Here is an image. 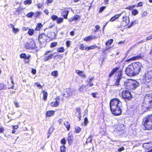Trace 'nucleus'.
I'll return each mask as SVG.
<instances>
[{"mask_svg": "<svg viewBox=\"0 0 152 152\" xmlns=\"http://www.w3.org/2000/svg\"><path fill=\"white\" fill-rule=\"evenodd\" d=\"M115 79L116 80V82L115 83V85H119V82H120L121 81H123V83L122 82L121 84H124L126 88H131L133 80H126V81H124V80L125 79L124 78L122 77L121 72H118V76L116 77Z\"/></svg>", "mask_w": 152, "mask_h": 152, "instance_id": "obj_1", "label": "nucleus"}, {"mask_svg": "<svg viewBox=\"0 0 152 152\" xmlns=\"http://www.w3.org/2000/svg\"><path fill=\"white\" fill-rule=\"evenodd\" d=\"M143 106L147 108L152 107V94H147L144 97Z\"/></svg>", "mask_w": 152, "mask_h": 152, "instance_id": "obj_2", "label": "nucleus"}, {"mask_svg": "<svg viewBox=\"0 0 152 152\" xmlns=\"http://www.w3.org/2000/svg\"><path fill=\"white\" fill-rule=\"evenodd\" d=\"M144 126L147 130L152 129V114L147 115L143 120Z\"/></svg>", "mask_w": 152, "mask_h": 152, "instance_id": "obj_3", "label": "nucleus"}, {"mask_svg": "<svg viewBox=\"0 0 152 152\" xmlns=\"http://www.w3.org/2000/svg\"><path fill=\"white\" fill-rule=\"evenodd\" d=\"M152 78V70L146 71L143 75L142 82L144 84L150 82Z\"/></svg>", "mask_w": 152, "mask_h": 152, "instance_id": "obj_4", "label": "nucleus"}, {"mask_svg": "<svg viewBox=\"0 0 152 152\" xmlns=\"http://www.w3.org/2000/svg\"><path fill=\"white\" fill-rule=\"evenodd\" d=\"M122 106V102L118 99H114L111 100L110 102V108H115Z\"/></svg>", "mask_w": 152, "mask_h": 152, "instance_id": "obj_5", "label": "nucleus"}, {"mask_svg": "<svg viewBox=\"0 0 152 152\" xmlns=\"http://www.w3.org/2000/svg\"><path fill=\"white\" fill-rule=\"evenodd\" d=\"M132 64L128 66L126 68L125 72L127 75L131 77L135 75Z\"/></svg>", "mask_w": 152, "mask_h": 152, "instance_id": "obj_6", "label": "nucleus"}, {"mask_svg": "<svg viewBox=\"0 0 152 152\" xmlns=\"http://www.w3.org/2000/svg\"><path fill=\"white\" fill-rule=\"evenodd\" d=\"M35 44L34 41L33 40H29L24 45L25 48L26 49H32L35 48Z\"/></svg>", "mask_w": 152, "mask_h": 152, "instance_id": "obj_7", "label": "nucleus"}, {"mask_svg": "<svg viewBox=\"0 0 152 152\" xmlns=\"http://www.w3.org/2000/svg\"><path fill=\"white\" fill-rule=\"evenodd\" d=\"M135 75L139 74L142 67L141 64L140 62H136L132 64Z\"/></svg>", "mask_w": 152, "mask_h": 152, "instance_id": "obj_8", "label": "nucleus"}, {"mask_svg": "<svg viewBox=\"0 0 152 152\" xmlns=\"http://www.w3.org/2000/svg\"><path fill=\"white\" fill-rule=\"evenodd\" d=\"M122 106L116 107L113 109L110 108L112 113L115 115H120L122 113Z\"/></svg>", "mask_w": 152, "mask_h": 152, "instance_id": "obj_9", "label": "nucleus"}, {"mask_svg": "<svg viewBox=\"0 0 152 152\" xmlns=\"http://www.w3.org/2000/svg\"><path fill=\"white\" fill-rule=\"evenodd\" d=\"M121 95L122 98L124 99L129 100L132 98L130 92L128 90H126L123 91Z\"/></svg>", "mask_w": 152, "mask_h": 152, "instance_id": "obj_10", "label": "nucleus"}, {"mask_svg": "<svg viewBox=\"0 0 152 152\" xmlns=\"http://www.w3.org/2000/svg\"><path fill=\"white\" fill-rule=\"evenodd\" d=\"M50 52V51H47L45 52L44 54V57L43 60L44 61H47L51 59H52L54 53H49Z\"/></svg>", "mask_w": 152, "mask_h": 152, "instance_id": "obj_11", "label": "nucleus"}, {"mask_svg": "<svg viewBox=\"0 0 152 152\" xmlns=\"http://www.w3.org/2000/svg\"><path fill=\"white\" fill-rule=\"evenodd\" d=\"M55 101L52 102L50 104L52 107H56L59 105L60 102V98L59 96L57 97L55 99Z\"/></svg>", "mask_w": 152, "mask_h": 152, "instance_id": "obj_12", "label": "nucleus"}, {"mask_svg": "<svg viewBox=\"0 0 152 152\" xmlns=\"http://www.w3.org/2000/svg\"><path fill=\"white\" fill-rule=\"evenodd\" d=\"M144 57V56L142 55L141 54H140L137 56H133L127 60L128 61L131 60H135L137 59H142Z\"/></svg>", "mask_w": 152, "mask_h": 152, "instance_id": "obj_13", "label": "nucleus"}, {"mask_svg": "<svg viewBox=\"0 0 152 152\" xmlns=\"http://www.w3.org/2000/svg\"><path fill=\"white\" fill-rule=\"evenodd\" d=\"M143 147L146 149H149L152 147V143L148 142L144 143L143 145Z\"/></svg>", "mask_w": 152, "mask_h": 152, "instance_id": "obj_14", "label": "nucleus"}, {"mask_svg": "<svg viewBox=\"0 0 152 152\" xmlns=\"http://www.w3.org/2000/svg\"><path fill=\"white\" fill-rule=\"evenodd\" d=\"M139 85V83L138 82L136 81L133 80L130 89H133L135 88L138 86Z\"/></svg>", "mask_w": 152, "mask_h": 152, "instance_id": "obj_15", "label": "nucleus"}, {"mask_svg": "<svg viewBox=\"0 0 152 152\" xmlns=\"http://www.w3.org/2000/svg\"><path fill=\"white\" fill-rule=\"evenodd\" d=\"M55 112V111L50 110L47 111L46 112V117L51 116L54 115Z\"/></svg>", "mask_w": 152, "mask_h": 152, "instance_id": "obj_16", "label": "nucleus"}, {"mask_svg": "<svg viewBox=\"0 0 152 152\" xmlns=\"http://www.w3.org/2000/svg\"><path fill=\"white\" fill-rule=\"evenodd\" d=\"M96 39V37L94 36L91 35L86 37L84 39V40L86 41H91L92 39Z\"/></svg>", "mask_w": 152, "mask_h": 152, "instance_id": "obj_17", "label": "nucleus"}, {"mask_svg": "<svg viewBox=\"0 0 152 152\" xmlns=\"http://www.w3.org/2000/svg\"><path fill=\"white\" fill-rule=\"evenodd\" d=\"M73 139V136L72 134H69L68 135L67 140L69 144H71Z\"/></svg>", "mask_w": 152, "mask_h": 152, "instance_id": "obj_18", "label": "nucleus"}, {"mask_svg": "<svg viewBox=\"0 0 152 152\" xmlns=\"http://www.w3.org/2000/svg\"><path fill=\"white\" fill-rule=\"evenodd\" d=\"M69 12L67 11L64 10L61 13V15L63 16L64 18H66Z\"/></svg>", "mask_w": 152, "mask_h": 152, "instance_id": "obj_19", "label": "nucleus"}, {"mask_svg": "<svg viewBox=\"0 0 152 152\" xmlns=\"http://www.w3.org/2000/svg\"><path fill=\"white\" fill-rule=\"evenodd\" d=\"M123 20L124 22H125V25H128L129 22V19L127 20V17L126 16H124L123 17Z\"/></svg>", "mask_w": 152, "mask_h": 152, "instance_id": "obj_20", "label": "nucleus"}, {"mask_svg": "<svg viewBox=\"0 0 152 152\" xmlns=\"http://www.w3.org/2000/svg\"><path fill=\"white\" fill-rule=\"evenodd\" d=\"M6 85L3 83H0V91L7 89Z\"/></svg>", "mask_w": 152, "mask_h": 152, "instance_id": "obj_21", "label": "nucleus"}, {"mask_svg": "<svg viewBox=\"0 0 152 152\" xmlns=\"http://www.w3.org/2000/svg\"><path fill=\"white\" fill-rule=\"evenodd\" d=\"M10 25L12 29L13 30V32L14 33H16V32H17L19 31V30L18 28H15V26L12 24H10Z\"/></svg>", "mask_w": 152, "mask_h": 152, "instance_id": "obj_22", "label": "nucleus"}, {"mask_svg": "<svg viewBox=\"0 0 152 152\" xmlns=\"http://www.w3.org/2000/svg\"><path fill=\"white\" fill-rule=\"evenodd\" d=\"M76 72L81 77H86L85 74L82 71L77 70L76 71Z\"/></svg>", "mask_w": 152, "mask_h": 152, "instance_id": "obj_23", "label": "nucleus"}, {"mask_svg": "<svg viewBox=\"0 0 152 152\" xmlns=\"http://www.w3.org/2000/svg\"><path fill=\"white\" fill-rule=\"evenodd\" d=\"M118 68L115 67L113 69L109 75V77H111L118 69Z\"/></svg>", "mask_w": 152, "mask_h": 152, "instance_id": "obj_24", "label": "nucleus"}, {"mask_svg": "<svg viewBox=\"0 0 152 152\" xmlns=\"http://www.w3.org/2000/svg\"><path fill=\"white\" fill-rule=\"evenodd\" d=\"M64 125L66 127L68 131H69L70 129V124L68 121L65 122L64 123Z\"/></svg>", "mask_w": 152, "mask_h": 152, "instance_id": "obj_25", "label": "nucleus"}, {"mask_svg": "<svg viewBox=\"0 0 152 152\" xmlns=\"http://www.w3.org/2000/svg\"><path fill=\"white\" fill-rule=\"evenodd\" d=\"M118 15H116L110 19L109 20V21L113 22L116 19H118Z\"/></svg>", "mask_w": 152, "mask_h": 152, "instance_id": "obj_26", "label": "nucleus"}, {"mask_svg": "<svg viewBox=\"0 0 152 152\" xmlns=\"http://www.w3.org/2000/svg\"><path fill=\"white\" fill-rule=\"evenodd\" d=\"M97 46L96 45H92L89 47L85 48V50H89L91 49H93L96 48Z\"/></svg>", "mask_w": 152, "mask_h": 152, "instance_id": "obj_27", "label": "nucleus"}, {"mask_svg": "<svg viewBox=\"0 0 152 152\" xmlns=\"http://www.w3.org/2000/svg\"><path fill=\"white\" fill-rule=\"evenodd\" d=\"M43 99L44 100H46L48 96V94L47 92L45 90L43 91Z\"/></svg>", "mask_w": 152, "mask_h": 152, "instance_id": "obj_28", "label": "nucleus"}, {"mask_svg": "<svg viewBox=\"0 0 152 152\" xmlns=\"http://www.w3.org/2000/svg\"><path fill=\"white\" fill-rule=\"evenodd\" d=\"M113 39H110L107 41L106 43V46H109L112 44L113 42Z\"/></svg>", "mask_w": 152, "mask_h": 152, "instance_id": "obj_29", "label": "nucleus"}, {"mask_svg": "<svg viewBox=\"0 0 152 152\" xmlns=\"http://www.w3.org/2000/svg\"><path fill=\"white\" fill-rule=\"evenodd\" d=\"M41 14V12L37 11L35 13H34V16L35 17H39Z\"/></svg>", "mask_w": 152, "mask_h": 152, "instance_id": "obj_30", "label": "nucleus"}, {"mask_svg": "<svg viewBox=\"0 0 152 152\" xmlns=\"http://www.w3.org/2000/svg\"><path fill=\"white\" fill-rule=\"evenodd\" d=\"M58 74V71H54L52 72L51 73V75L54 77H57Z\"/></svg>", "mask_w": 152, "mask_h": 152, "instance_id": "obj_31", "label": "nucleus"}, {"mask_svg": "<svg viewBox=\"0 0 152 152\" xmlns=\"http://www.w3.org/2000/svg\"><path fill=\"white\" fill-rule=\"evenodd\" d=\"M42 26V25L41 23H38L36 26V30L37 31L39 30Z\"/></svg>", "mask_w": 152, "mask_h": 152, "instance_id": "obj_32", "label": "nucleus"}, {"mask_svg": "<svg viewBox=\"0 0 152 152\" xmlns=\"http://www.w3.org/2000/svg\"><path fill=\"white\" fill-rule=\"evenodd\" d=\"M57 51L58 52L63 53L64 51V49L63 47L59 48H57Z\"/></svg>", "mask_w": 152, "mask_h": 152, "instance_id": "obj_33", "label": "nucleus"}, {"mask_svg": "<svg viewBox=\"0 0 152 152\" xmlns=\"http://www.w3.org/2000/svg\"><path fill=\"white\" fill-rule=\"evenodd\" d=\"M93 137L92 135H90L87 139V140L86 142V144L88 143V142H91L92 139Z\"/></svg>", "mask_w": 152, "mask_h": 152, "instance_id": "obj_34", "label": "nucleus"}, {"mask_svg": "<svg viewBox=\"0 0 152 152\" xmlns=\"http://www.w3.org/2000/svg\"><path fill=\"white\" fill-rule=\"evenodd\" d=\"M34 15V13L33 12H31L28 13L26 15V16L29 18H31Z\"/></svg>", "mask_w": 152, "mask_h": 152, "instance_id": "obj_35", "label": "nucleus"}, {"mask_svg": "<svg viewBox=\"0 0 152 152\" xmlns=\"http://www.w3.org/2000/svg\"><path fill=\"white\" fill-rule=\"evenodd\" d=\"M64 19L63 18H58L56 20L57 23L58 24L61 23L63 22Z\"/></svg>", "mask_w": 152, "mask_h": 152, "instance_id": "obj_36", "label": "nucleus"}, {"mask_svg": "<svg viewBox=\"0 0 152 152\" xmlns=\"http://www.w3.org/2000/svg\"><path fill=\"white\" fill-rule=\"evenodd\" d=\"M66 92L67 93V96H66L65 94H63L64 96L65 97H68L71 95V93L70 92V90L69 89H67V90Z\"/></svg>", "mask_w": 152, "mask_h": 152, "instance_id": "obj_37", "label": "nucleus"}, {"mask_svg": "<svg viewBox=\"0 0 152 152\" xmlns=\"http://www.w3.org/2000/svg\"><path fill=\"white\" fill-rule=\"evenodd\" d=\"M34 30L33 29H29L28 31V34L30 35H32L34 33Z\"/></svg>", "mask_w": 152, "mask_h": 152, "instance_id": "obj_38", "label": "nucleus"}, {"mask_svg": "<svg viewBox=\"0 0 152 152\" xmlns=\"http://www.w3.org/2000/svg\"><path fill=\"white\" fill-rule=\"evenodd\" d=\"M81 130V129L78 126H76L75 127V132L76 133H79Z\"/></svg>", "mask_w": 152, "mask_h": 152, "instance_id": "obj_39", "label": "nucleus"}, {"mask_svg": "<svg viewBox=\"0 0 152 152\" xmlns=\"http://www.w3.org/2000/svg\"><path fill=\"white\" fill-rule=\"evenodd\" d=\"M132 13L133 15H136L138 13V11L137 10L134 9L132 11Z\"/></svg>", "mask_w": 152, "mask_h": 152, "instance_id": "obj_40", "label": "nucleus"}, {"mask_svg": "<svg viewBox=\"0 0 152 152\" xmlns=\"http://www.w3.org/2000/svg\"><path fill=\"white\" fill-rule=\"evenodd\" d=\"M65 147L64 145H62L60 147L61 152H65Z\"/></svg>", "mask_w": 152, "mask_h": 152, "instance_id": "obj_41", "label": "nucleus"}, {"mask_svg": "<svg viewBox=\"0 0 152 152\" xmlns=\"http://www.w3.org/2000/svg\"><path fill=\"white\" fill-rule=\"evenodd\" d=\"M45 36L44 34H40L39 35L38 38V40L40 41L41 42V41L42 42H43V41L41 39L42 38H43V37H45Z\"/></svg>", "mask_w": 152, "mask_h": 152, "instance_id": "obj_42", "label": "nucleus"}, {"mask_svg": "<svg viewBox=\"0 0 152 152\" xmlns=\"http://www.w3.org/2000/svg\"><path fill=\"white\" fill-rule=\"evenodd\" d=\"M31 0H27L24 1V3L26 5L27 4H30L31 3Z\"/></svg>", "mask_w": 152, "mask_h": 152, "instance_id": "obj_43", "label": "nucleus"}, {"mask_svg": "<svg viewBox=\"0 0 152 152\" xmlns=\"http://www.w3.org/2000/svg\"><path fill=\"white\" fill-rule=\"evenodd\" d=\"M57 43L56 42H53L51 44L50 47L51 48H53L55 47L57 45Z\"/></svg>", "mask_w": 152, "mask_h": 152, "instance_id": "obj_44", "label": "nucleus"}, {"mask_svg": "<svg viewBox=\"0 0 152 152\" xmlns=\"http://www.w3.org/2000/svg\"><path fill=\"white\" fill-rule=\"evenodd\" d=\"M86 87V86L82 85V86L80 87L79 88V90L80 91H83L84 88Z\"/></svg>", "mask_w": 152, "mask_h": 152, "instance_id": "obj_45", "label": "nucleus"}, {"mask_svg": "<svg viewBox=\"0 0 152 152\" xmlns=\"http://www.w3.org/2000/svg\"><path fill=\"white\" fill-rule=\"evenodd\" d=\"M58 18V17L56 15H53L51 16V19L53 20H57Z\"/></svg>", "mask_w": 152, "mask_h": 152, "instance_id": "obj_46", "label": "nucleus"}, {"mask_svg": "<svg viewBox=\"0 0 152 152\" xmlns=\"http://www.w3.org/2000/svg\"><path fill=\"white\" fill-rule=\"evenodd\" d=\"M26 55L25 53H22L20 55V57L21 58H23L26 59Z\"/></svg>", "mask_w": 152, "mask_h": 152, "instance_id": "obj_47", "label": "nucleus"}, {"mask_svg": "<svg viewBox=\"0 0 152 152\" xmlns=\"http://www.w3.org/2000/svg\"><path fill=\"white\" fill-rule=\"evenodd\" d=\"M135 7V5H132V6H129L128 7H127V8H126V9L129 10H132L133 8L134 7Z\"/></svg>", "mask_w": 152, "mask_h": 152, "instance_id": "obj_48", "label": "nucleus"}, {"mask_svg": "<svg viewBox=\"0 0 152 152\" xmlns=\"http://www.w3.org/2000/svg\"><path fill=\"white\" fill-rule=\"evenodd\" d=\"M135 45H133L132 46L130 47L128 50L127 51V54H128L129 52L134 47H135Z\"/></svg>", "mask_w": 152, "mask_h": 152, "instance_id": "obj_49", "label": "nucleus"}, {"mask_svg": "<svg viewBox=\"0 0 152 152\" xmlns=\"http://www.w3.org/2000/svg\"><path fill=\"white\" fill-rule=\"evenodd\" d=\"M88 123V121L87 117H85L84 120V124L85 126Z\"/></svg>", "mask_w": 152, "mask_h": 152, "instance_id": "obj_50", "label": "nucleus"}, {"mask_svg": "<svg viewBox=\"0 0 152 152\" xmlns=\"http://www.w3.org/2000/svg\"><path fill=\"white\" fill-rule=\"evenodd\" d=\"M74 20H77L79 18V16L77 15H75L74 17H73Z\"/></svg>", "mask_w": 152, "mask_h": 152, "instance_id": "obj_51", "label": "nucleus"}, {"mask_svg": "<svg viewBox=\"0 0 152 152\" xmlns=\"http://www.w3.org/2000/svg\"><path fill=\"white\" fill-rule=\"evenodd\" d=\"M61 143L62 144H65L66 143V140L65 138H63L61 140Z\"/></svg>", "mask_w": 152, "mask_h": 152, "instance_id": "obj_52", "label": "nucleus"}, {"mask_svg": "<svg viewBox=\"0 0 152 152\" xmlns=\"http://www.w3.org/2000/svg\"><path fill=\"white\" fill-rule=\"evenodd\" d=\"M152 39V34L151 35L147 37L146 39V41L150 40Z\"/></svg>", "mask_w": 152, "mask_h": 152, "instance_id": "obj_53", "label": "nucleus"}, {"mask_svg": "<svg viewBox=\"0 0 152 152\" xmlns=\"http://www.w3.org/2000/svg\"><path fill=\"white\" fill-rule=\"evenodd\" d=\"M147 15V12L146 11H144L142 15V16L144 17L146 16Z\"/></svg>", "mask_w": 152, "mask_h": 152, "instance_id": "obj_54", "label": "nucleus"}, {"mask_svg": "<svg viewBox=\"0 0 152 152\" xmlns=\"http://www.w3.org/2000/svg\"><path fill=\"white\" fill-rule=\"evenodd\" d=\"M14 104L15 105V106L17 107H19V105L17 101H15L14 102Z\"/></svg>", "mask_w": 152, "mask_h": 152, "instance_id": "obj_55", "label": "nucleus"}, {"mask_svg": "<svg viewBox=\"0 0 152 152\" xmlns=\"http://www.w3.org/2000/svg\"><path fill=\"white\" fill-rule=\"evenodd\" d=\"M84 45H83V44H81L80 45V49H81L82 50H83L84 49Z\"/></svg>", "mask_w": 152, "mask_h": 152, "instance_id": "obj_56", "label": "nucleus"}, {"mask_svg": "<svg viewBox=\"0 0 152 152\" xmlns=\"http://www.w3.org/2000/svg\"><path fill=\"white\" fill-rule=\"evenodd\" d=\"M71 44V42L69 41H67L66 42V46L67 47H69L70 46V45Z\"/></svg>", "mask_w": 152, "mask_h": 152, "instance_id": "obj_57", "label": "nucleus"}, {"mask_svg": "<svg viewBox=\"0 0 152 152\" xmlns=\"http://www.w3.org/2000/svg\"><path fill=\"white\" fill-rule=\"evenodd\" d=\"M105 7H101L99 9V11L100 12H102L105 8Z\"/></svg>", "mask_w": 152, "mask_h": 152, "instance_id": "obj_58", "label": "nucleus"}, {"mask_svg": "<svg viewBox=\"0 0 152 152\" xmlns=\"http://www.w3.org/2000/svg\"><path fill=\"white\" fill-rule=\"evenodd\" d=\"M104 2L103 3H104V4H108V2L109 0H103Z\"/></svg>", "mask_w": 152, "mask_h": 152, "instance_id": "obj_59", "label": "nucleus"}, {"mask_svg": "<svg viewBox=\"0 0 152 152\" xmlns=\"http://www.w3.org/2000/svg\"><path fill=\"white\" fill-rule=\"evenodd\" d=\"M35 85L38 87H39L40 88H42V86L40 85L39 83H35Z\"/></svg>", "mask_w": 152, "mask_h": 152, "instance_id": "obj_60", "label": "nucleus"}, {"mask_svg": "<svg viewBox=\"0 0 152 152\" xmlns=\"http://www.w3.org/2000/svg\"><path fill=\"white\" fill-rule=\"evenodd\" d=\"M124 150V148L123 147H122L121 148H119L118 150V151L119 152H121V151Z\"/></svg>", "mask_w": 152, "mask_h": 152, "instance_id": "obj_61", "label": "nucleus"}, {"mask_svg": "<svg viewBox=\"0 0 152 152\" xmlns=\"http://www.w3.org/2000/svg\"><path fill=\"white\" fill-rule=\"evenodd\" d=\"M18 128V125H14L13 127V129H14L15 130H16V129H17Z\"/></svg>", "mask_w": 152, "mask_h": 152, "instance_id": "obj_62", "label": "nucleus"}, {"mask_svg": "<svg viewBox=\"0 0 152 152\" xmlns=\"http://www.w3.org/2000/svg\"><path fill=\"white\" fill-rule=\"evenodd\" d=\"M142 6V3L141 2H139L137 4V7H140Z\"/></svg>", "mask_w": 152, "mask_h": 152, "instance_id": "obj_63", "label": "nucleus"}, {"mask_svg": "<svg viewBox=\"0 0 152 152\" xmlns=\"http://www.w3.org/2000/svg\"><path fill=\"white\" fill-rule=\"evenodd\" d=\"M43 6V5L42 4H38V7L39 8H41Z\"/></svg>", "mask_w": 152, "mask_h": 152, "instance_id": "obj_64", "label": "nucleus"}]
</instances>
